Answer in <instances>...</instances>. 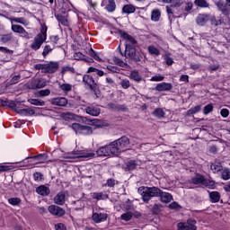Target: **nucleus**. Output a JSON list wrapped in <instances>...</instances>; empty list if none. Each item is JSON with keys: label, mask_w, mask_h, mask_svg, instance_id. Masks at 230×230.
I'll return each mask as SVG.
<instances>
[{"label": "nucleus", "mask_w": 230, "mask_h": 230, "mask_svg": "<svg viewBox=\"0 0 230 230\" xmlns=\"http://www.w3.org/2000/svg\"><path fill=\"white\" fill-rule=\"evenodd\" d=\"M124 57L127 60H129V62H136V64H137L143 62L145 52L138 50L134 45L126 44Z\"/></svg>", "instance_id": "f257e3e1"}, {"label": "nucleus", "mask_w": 230, "mask_h": 230, "mask_svg": "<svg viewBox=\"0 0 230 230\" xmlns=\"http://www.w3.org/2000/svg\"><path fill=\"white\" fill-rule=\"evenodd\" d=\"M137 191L145 204H148L150 200H152V199L159 197V195L161 194V189L155 186H141L138 188Z\"/></svg>", "instance_id": "f03ea898"}, {"label": "nucleus", "mask_w": 230, "mask_h": 230, "mask_svg": "<svg viewBox=\"0 0 230 230\" xmlns=\"http://www.w3.org/2000/svg\"><path fill=\"white\" fill-rule=\"evenodd\" d=\"M48 27H42L40 32L38 33L33 40V42L31 44V49L33 51H39V49L44 44L45 40L48 39Z\"/></svg>", "instance_id": "7ed1b4c3"}, {"label": "nucleus", "mask_w": 230, "mask_h": 230, "mask_svg": "<svg viewBox=\"0 0 230 230\" xmlns=\"http://www.w3.org/2000/svg\"><path fill=\"white\" fill-rule=\"evenodd\" d=\"M190 182L196 186H205V188H209V190H214L215 181L211 179H206L204 175L197 173L194 177L190 179Z\"/></svg>", "instance_id": "20e7f679"}, {"label": "nucleus", "mask_w": 230, "mask_h": 230, "mask_svg": "<svg viewBox=\"0 0 230 230\" xmlns=\"http://www.w3.org/2000/svg\"><path fill=\"white\" fill-rule=\"evenodd\" d=\"M71 128L75 134H82L83 136H91L93 134V128L90 126H84L80 123H73Z\"/></svg>", "instance_id": "39448f33"}, {"label": "nucleus", "mask_w": 230, "mask_h": 230, "mask_svg": "<svg viewBox=\"0 0 230 230\" xmlns=\"http://www.w3.org/2000/svg\"><path fill=\"white\" fill-rule=\"evenodd\" d=\"M46 85H48V80L44 78L31 79L27 84L28 89H32L33 91L36 89H43V87H46Z\"/></svg>", "instance_id": "423d86ee"}, {"label": "nucleus", "mask_w": 230, "mask_h": 230, "mask_svg": "<svg viewBox=\"0 0 230 230\" xmlns=\"http://www.w3.org/2000/svg\"><path fill=\"white\" fill-rule=\"evenodd\" d=\"M178 230H197V221L190 218L187 222H180L177 225Z\"/></svg>", "instance_id": "0eeeda50"}, {"label": "nucleus", "mask_w": 230, "mask_h": 230, "mask_svg": "<svg viewBox=\"0 0 230 230\" xmlns=\"http://www.w3.org/2000/svg\"><path fill=\"white\" fill-rule=\"evenodd\" d=\"M107 218H109V214L102 210H95L93 212L92 220L95 224H102V222H107Z\"/></svg>", "instance_id": "6e6552de"}, {"label": "nucleus", "mask_w": 230, "mask_h": 230, "mask_svg": "<svg viewBox=\"0 0 230 230\" xmlns=\"http://www.w3.org/2000/svg\"><path fill=\"white\" fill-rule=\"evenodd\" d=\"M83 82L84 85H88L89 89L91 91H96V87H98V84H96V81L94 80V77L91 75H84L83 76Z\"/></svg>", "instance_id": "1a4fd4ad"}, {"label": "nucleus", "mask_w": 230, "mask_h": 230, "mask_svg": "<svg viewBox=\"0 0 230 230\" xmlns=\"http://www.w3.org/2000/svg\"><path fill=\"white\" fill-rule=\"evenodd\" d=\"M120 152H125L130 146V139L128 137L123 136L120 138L115 140Z\"/></svg>", "instance_id": "9d476101"}, {"label": "nucleus", "mask_w": 230, "mask_h": 230, "mask_svg": "<svg viewBox=\"0 0 230 230\" xmlns=\"http://www.w3.org/2000/svg\"><path fill=\"white\" fill-rule=\"evenodd\" d=\"M49 212L54 217H64L66 215V210L57 205L49 206Z\"/></svg>", "instance_id": "9b49d317"}, {"label": "nucleus", "mask_w": 230, "mask_h": 230, "mask_svg": "<svg viewBox=\"0 0 230 230\" xmlns=\"http://www.w3.org/2000/svg\"><path fill=\"white\" fill-rule=\"evenodd\" d=\"M49 102L51 105H56L57 107H66L67 105V99L65 97L51 98Z\"/></svg>", "instance_id": "f8f14e48"}, {"label": "nucleus", "mask_w": 230, "mask_h": 230, "mask_svg": "<svg viewBox=\"0 0 230 230\" xmlns=\"http://www.w3.org/2000/svg\"><path fill=\"white\" fill-rule=\"evenodd\" d=\"M74 155L77 159H93L94 153L87 152L86 150L74 151Z\"/></svg>", "instance_id": "ddd939ff"}, {"label": "nucleus", "mask_w": 230, "mask_h": 230, "mask_svg": "<svg viewBox=\"0 0 230 230\" xmlns=\"http://www.w3.org/2000/svg\"><path fill=\"white\" fill-rule=\"evenodd\" d=\"M84 111L86 114L93 117H98V115L102 112V110L98 106L94 105L86 106Z\"/></svg>", "instance_id": "4468645a"}, {"label": "nucleus", "mask_w": 230, "mask_h": 230, "mask_svg": "<svg viewBox=\"0 0 230 230\" xmlns=\"http://www.w3.org/2000/svg\"><path fill=\"white\" fill-rule=\"evenodd\" d=\"M108 149L110 152V155H118L119 154H121V151L116 140L108 145Z\"/></svg>", "instance_id": "2eb2a0df"}, {"label": "nucleus", "mask_w": 230, "mask_h": 230, "mask_svg": "<svg viewBox=\"0 0 230 230\" xmlns=\"http://www.w3.org/2000/svg\"><path fill=\"white\" fill-rule=\"evenodd\" d=\"M171 89H173V84H172V83L163 82V83L157 84L155 86V91H158L159 93H163L164 91H170Z\"/></svg>", "instance_id": "dca6fc26"}, {"label": "nucleus", "mask_w": 230, "mask_h": 230, "mask_svg": "<svg viewBox=\"0 0 230 230\" xmlns=\"http://www.w3.org/2000/svg\"><path fill=\"white\" fill-rule=\"evenodd\" d=\"M58 62H49V64H46L45 73H49V75L57 73V71H58Z\"/></svg>", "instance_id": "f3484780"}, {"label": "nucleus", "mask_w": 230, "mask_h": 230, "mask_svg": "<svg viewBox=\"0 0 230 230\" xmlns=\"http://www.w3.org/2000/svg\"><path fill=\"white\" fill-rule=\"evenodd\" d=\"M131 206L126 207V211L120 216V220H124V222H130L132 218H134V212L130 210Z\"/></svg>", "instance_id": "a211bd4d"}, {"label": "nucleus", "mask_w": 230, "mask_h": 230, "mask_svg": "<svg viewBox=\"0 0 230 230\" xmlns=\"http://www.w3.org/2000/svg\"><path fill=\"white\" fill-rule=\"evenodd\" d=\"M158 197L160 199V201L164 204H169L171 200H173V196H172L169 192H164L161 190Z\"/></svg>", "instance_id": "6ab92c4d"}, {"label": "nucleus", "mask_w": 230, "mask_h": 230, "mask_svg": "<svg viewBox=\"0 0 230 230\" xmlns=\"http://www.w3.org/2000/svg\"><path fill=\"white\" fill-rule=\"evenodd\" d=\"M120 37H122V39H124V40H128V44H130L131 46H136V44H137V41L136 40V39H134V37H132L130 34L120 31H119Z\"/></svg>", "instance_id": "aec40b11"}, {"label": "nucleus", "mask_w": 230, "mask_h": 230, "mask_svg": "<svg viewBox=\"0 0 230 230\" xmlns=\"http://www.w3.org/2000/svg\"><path fill=\"white\" fill-rule=\"evenodd\" d=\"M54 202L58 204V206H64L66 204V192L58 193L54 198Z\"/></svg>", "instance_id": "412c9836"}, {"label": "nucleus", "mask_w": 230, "mask_h": 230, "mask_svg": "<svg viewBox=\"0 0 230 230\" xmlns=\"http://www.w3.org/2000/svg\"><path fill=\"white\" fill-rule=\"evenodd\" d=\"M9 21L12 23L17 22L18 24H22V26H30V22L24 17H13L9 18Z\"/></svg>", "instance_id": "4be33fe9"}, {"label": "nucleus", "mask_w": 230, "mask_h": 230, "mask_svg": "<svg viewBox=\"0 0 230 230\" xmlns=\"http://www.w3.org/2000/svg\"><path fill=\"white\" fill-rule=\"evenodd\" d=\"M216 5L217 6L218 10L222 12L225 15H227L229 13V10L227 9V4H226V1L219 0L216 3Z\"/></svg>", "instance_id": "5701e85b"}, {"label": "nucleus", "mask_w": 230, "mask_h": 230, "mask_svg": "<svg viewBox=\"0 0 230 230\" xmlns=\"http://www.w3.org/2000/svg\"><path fill=\"white\" fill-rule=\"evenodd\" d=\"M105 10L108 11L109 13L116 12V0H106Z\"/></svg>", "instance_id": "b1692460"}, {"label": "nucleus", "mask_w": 230, "mask_h": 230, "mask_svg": "<svg viewBox=\"0 0 230 230\" xmlns=\"http://www.w3.org/2000/svg\"><path fill=\"white\" fill-rule=\"evenodd\" d=\"M36 193L41 195L42 197H48V195L50 193V190L49 188L46 187L45 185H40L36 188Z\"/></svg>", "instance_id": "393cba45"}, {"label": "nucleus", "mask_w": 230, "mask_h": 230, "mask_svg": "<svg viewBox=\"0 0 230 230\" xmlns=\"http://www.w3.org/2000/svg\"><path fill=\"white\" fill-rule=\"evenodd\" d=\"M96 154L99 157H107L111 155V153L109 151V146H104L100 147L97 151Z\"/></svg>", "instance_id": "a878e982"}, {"label": "nucleus", "mask_w": 230, "mask_h": 230, "mask_svg": "<svg viewBox=\"0 0 230 230\" xmlns=\"http://www.w3.org/2000/svg\"><path fill=\"white\" fill-rule=\"evenodd\" d=\"M137 161L129 160L126 163L125 172H134L137 168Z\"/></svg>", "instance_id": "bb28decb"}, {"label": "nucleus", "mask_w": 230, "mask_h": 230, "mask_svg": "<svg viewBox=\"0 0 230 230\" xmlns=\"http://www.w3.org/2000/svg\"><path fill=\"white\" fill-rule=\"evenodd\" d=\"M223 168L224 167L222 166V163L218 161H215L210 165V169L213 172V173H218V172H222Z\"/></svg>", "instance_id": "cd10ccee"}, {"label": "nucleus", "mask_w": 230, "mask_h": 230, "mask_svg": "<svg viewBox=\"0 0 230 230\" xmlns=\"http://www.w3.org/2000/svg\"><path fill=\"white\" fill-rule=\"evenodd\" d=\"M136 12V6L132 5V4H125L122 7V13H127L129 15V13H134Z\"/></svg>", "instance_id": "c85d7f7f"}, {"label": "nucleus", "mask_w": 230, "mask_h": 230, "mask_svg": "<svg viewBox=\"0 0 230 230\" xmlns=\"http://www.w3.org/2000/svg\"><path fill=\"white\" fill-rule=\"evenodd\" d=\"M147 51L149 55H152L153 57H159V55H161V49H159L154 45L148 46Z\"/></svg>", "instance_id": "c756f323"}, {"label": "nucleus", "mask_w": 230, "mask_h": 230, "mask_svg": "<svg viewBox=\"0 0 230 230\" xmlns=\"http://www.w3.org/2000/svg\"><path fill=\"white\" fill-rule=\"evenodd\" d=\"M208 20L209 18L208 17V15L199 14L196 19V22L197 24H199V26H204V24H206V22H208Z\"/></svg>", "instance_id": "7c9ffc66"}, {"label": "nucleus", "mask_w": 230, "mask_h": 230, "mask_svg": "<svg viewBox=\"0 0 230 230\" xmlns=\"http://www.w3.org/2000/svg\"><path fill=\"white\" fill-rule=\"evenodd\" d=\"M210 202L213 204H217V202H220V192L212 191L209 193Z\"/></svg>", "instance_id": "2f4dec72"}, {"label": "nucleus", "mask_w": 230, "mask_h": 230, "mask_svg": "<svg viewBox=\"0 0 230 230\" xmlns=\"http://www.w3.org/2000/svg\"><path fill=\"white\" fill-rule=\"evenodd\" d=\"M129 78L131 80H134V82H141L143 80V77L139 75V72L137 70H133L129 74Z\"/></svg>", "instance_id": "473e14b6"}, {"label": "nucleus", "mask_w": 230, "mask_h": 230, "mask_svg": "<svg viewBox=\"0 0 230 230\" xmlns=\"http://www.w3.org/2000/svg\"><path fill=\"white\" fill-rule=\"evenodd\" d=\"M18 114L22 116H35V110L31 108L22 109L18 111Z\"/></svg>", "instance_id": "72a5a7b5"}, {"label": "nucleus", "mask_w": 230, "mask_h": 230, "mask_svg": "<svg viewBox=\"0 0 230 230\" xmlns=\"http://www.w3.org/2000/svg\"><path fill=\"white\" fill-rule=\"evenodd\" d=\"M92 197L95 199V200H107V199H109V195L103 192H93Z\"/></svg>", "instance_id": "f704fd0d"}, {"label": "nucleus", "mask_w": 230, "mask_h": 230, "mask_svg": "<svg viewBox=\"0 0 230 230\" xmlns=\"http://www.w3.org/2000/svg\"><path fill=\"white\" fill-rule=\"evenodd\" d=\"M194 4L199 8H209L210 6L209 2H208V0H195Z\"/></svg>", "instance_id": "c9c22d12"}, {"label": "nucleus", "mask_w": 230, "mask_h": 230, "mask_svg": "<svg viewBox=\"0 0 230 230\" xmlns=\"http://www.w3.org/2000/svg\"><path fill=\"white\" fill-rule=\"evenodd\" d=\"M31 105H36L37 107H44L46 105V102L40 99H28L27 101Z\"/></svg>", "instance_id": "e433bc0d"}, {"label": "nucleus", "mask_w": 230, "mask_h": 230, "mask_svg": "<svg viewBox=\"0 0 230 230\" xmlns=\"http://www.w3.org/2000/svg\"><path fill=\"white\" fill-rule=\"evenodd\" d=\"M59 89L63 91L65 94H67V93H71L73 91V85L70 84H59Z\"/></svg>", "instance_id": "4c0bfd02"}, {"label": "nucleus", "mask_w": 230, "mask_h": 230, "mask_svg": "<svg viewBox=\"0 0 230 230\" xmlns=\"http://www.w3.org/2000/svg\"><path fill=\"white\" fill-rule=\"evenodd\" d=\"M2 105H6L7 107H9V109H12L13 111H16L17 112L19 111H17V103H15V102L13 101H2L1 102Z\"/></svg>", "instance_id": "58836bf2"}, {"label": "nucleus", "mask_w": 230, "mask_h": 230, "mask_svg": "<svg viewBox=\"0 0 230 230\" xmlns=\"http://www.w3.org/2000/svg\"><path fill=\"white\" fill-rule=\"evenodd\" d=\"M73 204L75 206V209H76V211H80V209H84V208H85V201H84V199L73 201Z\"/></svg>", "instance_id": "ea45409f"}, {"label": "nucleus", "mask_w": 230, "mask_h": 230, "mask_svg": "<svg viewBox=\"0 0 230 230\" xmlns=\"http://www.w3.org/2000/svg\"><path fill=\"white\" fill-rule=\"evenodd\" d=\"M12 39H13V34H12V33L4 34V35H1L0 41L3 44H6L7 42H10V40H12Z\"/></svg>", "instance_id": "a19ab883"}, {"label": "nucleus", "mask_w": 230, "mask_h": 230, "mask_svg": "<svg viewBox=\"0 0 230 230\" xmlns=\"http://www.w3.org/2000/svg\"><path fill=\"white\" fill-rule=\"evenodd\" d=\"M159 19H161V11H159L157 9L153 10V12L151 13V21L157 22V21H159Z\"/></svg>", "instance_id": "79ce46f5"}, {"label": "nucleus", "mask_w": 230, "mask_h": 230, "mask_svg": "<svg viewBox=\"0 0 230 230\" xmlns=\"http://www.w3.org/2000/svg\"><path fill=\"white\" fill-rule=\"evenodd\" d=\"M153 114H154V116H155V118H158L159 119H161V118H164V116H166V113L161 108H156L153 111Z\"/></svg>", "instance_id": "37998d69"}, {"label": "nucleus", "mask_w": 230, "mask_h": 230, "mask_svg": "<svg viewBox=\"0 0 230 230\" xmlns=\"http://www.w3.org/2000/svg\"><path fill=\"white\" fill-rule=\"evenodd\" d=\"M163 2L172 4L174 8H179L182 5V0H163Z\"/></svg>", "instance_id": "c03bdc74"}, {"label": "nucleus", "mask_w": 230, "mask_h": 230, "mask_svg": "<svg viewBox=\"0 0 230 230\" xmlns=\"http://www.w3.org/2000/svg\"><path fill=\"white\" fill-rule=\"evenodd\" d=\"M57 20L58 21V22H60V24H62L63 26H69V22L67 21V19L63 16L62 14H58L57 15Z\"/></svg>", "instance_id": "a18cd8bd"}, {"label": "nucleus", "mask_w": 230, "mask_h": 230, "mask_svg": "<svg viewBox=\"0 0 230 230\" xmlns=\"http://www.w3.org/2000/svg\"><path fill=\"white\" fill-rule=\"evenodd\" d=\"M21 82V75H13L10 81L7 83V85H15Z\"/></svg>", "instance_id": "49530a36"}, {"label": "nucleus", "mask_w": 230, "mask_h": 230, "mask_svg": "<svg viewBox=\"0 0 230 230\" xmlns=\"http://www.w3.org/2000/svg\"><path fill=\"white\" fill-rule=\"evenodd\" d=\"M24 29V27H22V25L19 24H12L11 26V30L12 31H13V33H22V30Z\"/></svg>", "instance_id": "de8ad7c7"}, {"label": "nucleus", "mask_w": 230, "mask_h": 230, "mask_svg": "<svg viewBox=\"0 0 230 230\" xmlns=\"http://www.w3.org/2000/svg\"><path fill=\"white\" fill-rule=\"evenodd\" d=\"M88 53L90 57H92V58H94V60H97V62H102V58H100V56H98V52L94 51V49H90Z\"/></svg>", "instance_id": "09e8293b"}, {"label": "nucleus", "mask_w": 230, "mask_h": 230, "mask_svg": "<svg viewBox=\"0 0 230 230\" xmlns=\"http://www.w3.org/2000/svg\"><path fill=\"white\" fill-rule=\"evenodd\" d=\"M22 200L21 198H10L8 199V203L11 204V206H19Z\"/></svg>", "instance_id": "8fccbe9b"}, {"label": "nucleus", "mask_w": 230, "mask_h": 230, "mask_svg": "<svg viewBox=\"0 0 230 230\" xmlns=\"http://www.w3.org/2000/svg\"><path fill=\"white\" fill-rule=\"evenodd\" d=\"M161 209H163V205L161 204H155L152 208L153 215H159L161 213Z\"/></svg>", "instance_id": "3c124183"}, {"label": "nucleus", "mask_w": 230, "mask_h": 230, "mask_svg": "<svg viewBox=\"0 0 230 230\" xmlns=\"http://www.w3.org/2000/svg\"><path fill=\"white\" fill-rule=\"evenodd\" d=\"M118 181H116L113 178H110L107 180L106 183L104 184V186H107L108 188H114V186H116V184H118Z\"/></svg>", "instance_id": "603ef678"}, {"label": "nucleus", "mask_w": 230, "mask_h": 230, "mask_svg": "<svg viewBox=\"0 0 230 230\" xmlns=\"http://www.w3.org/2000/svg\"><path fill=\"white\" fill-rule=\"evenodd\" d=\"M221 178L223 181H229L230 179V170L229 169H224L221 172Z\"/></svg>", "instance_id": "864d4df0"}, {"label": "nucleus", "mask_w": 230, "mask_h": 230, "mask_svg": "<svg viewBox=\"0 0 230 230\" xmlns=\"http://www.w3.org/2000/svg\"><path fill=\"white\" fill-rule=\"evenodd\" d=\"M87 125H93L94 127H101L102 124L98 119H86Z\"/></svg>", "instance_id": "5fc2aeb1"}, {"label": "nucleus", "mask_w": 230, "mask_h": 230, "mask_svg": "<svg viewBox=\"0 0 230 230\" xmlns=\"http://www.w3.org/2000/svg\"><path fill=\"white\" fill-rule=\"evenodd\" d=\"M25 159H37L39 161V163H43L44 161H46V155L40 154L38 155H35L32 157H27Z\"/></svg>", "instance_id": "6e6d98bb"}, {"label": "nucleus", "mask_w": 230, "mask_h": 230, "mask_svg": "<svg viewBox=\"0 0 230 230\" xmlns=\"http://www.w3.org/2000/svg\"><path fill=\"white\" fill-rule=\"evenodd\" d=\"M51 51H53V48H51L49 45H46L42 51V57H44V58H46V57H48V55H49V53H51Z\"/></svg>", "instance_id": "4d7b16f0"}, {"label": "nucleus", "mask_w": 230, "mask_h": 230, "mask_svg": "<svg viewBox=\"0 0 230 230\" xmlns=\"http://www.w3.org/2000/svg\"><path fill=\"white\" fill-rule=\"evenodd\" d=\"M213 104H208L203 108V114H205V116H208V114H209L210 112H213Z\"/></svg>", "instance_id": "13d9d810"}, {"label": "nucleus", "mask_w": 230, "mask_h": 230, "mask_svg": "<svg viewBox=\"0 0 230 230\" xmlns=\"http://www.w3.org/2000/svg\"><path fill=\"white\" fill-rule=\"evenodd\" d=\"M33 180L36 182H40V181H44V175L41 172H36L33 173Z\"/></svg>", "instance_id": "bf43d9fd"}, {"label": "nucleus", "mask_w": 230, "mask_h": 230, "mask_svg": "<svg viewBox=\"0 0 230 230\" xmlns=\"http://www.w3.org/2000/svg\"><path fill=\"white\" fill-rule=\"evenodd\" d=\"M10 170H13V165H6L4 164H0V172H10Z\"/></svg>", "instance_id": "052dcab7"}, {"label": "nucleus", "mask_w": 230, "mask_h": 230, "mask_svg": "<svg viewBox=\"0 0 230 230\" xmlns=\"http://www.w3.org/2000/svg\"><path fill=\"white\" fill-rule=\"evenodd\" d=\"M66 73H75V67L69 66H64L61 70V74L66 75Z\"/></svg>", "instance_id": "680f3d73"}, {"label": "nucleus", "mask_w": 230, "mask_h": 230, "mask_svg": "<svg viewBox=\"0 0 230 230\" xmlns=\"http://www.w3.org/2000/svg\"><path fill=\"white\" fill-rule=\"evenodd\" d=\"M120 85L122 89H128V87H130V81L128 79H122L120 81Z\"/></svg>", "instance_id": "e2e57ef3"}, {"label": "nucleus", "mask_w": 230, "mask_h": 230, "mask_svg": "<svg viewBox=\"0 0 230 230\" xmlns=\"http://www.w3.org/2000/svg\"><path fill=\"white\" fill-rule=\"evenodd\" d=\"M39 94L40 98H44L45 96H49V94H51V90L49 89L40 90L39 92Z\"/></svg>", "instance_id": "0e129e2a"}, {"label": "nucleus", "mask_w": 230, "mask_h": 230, "mask_svg": "<svg viewBox=\"0 0 230 230\" xmlns=\"http://www.w3.org/2000/svg\"><path fill=\"white\" fill-rule=\"evenodd\" d=\"M114 62L117 66H119V67H126L127 63L121 60V58H114Z\"/></svg>", "instance_id": "69168bd1"}, {"label": "nucleus", "mask_w": 230, "mask_h": 230, "mask_svg": "<svg viewBox=\"0 0 230 230\" xmlns=\"http://www.w3.org/2000/svg\"><path fill=\"white\" fill-rule=\"evenodd\" d=\"M164 80V76L161 75H156L151 77V82H163Z\"/></svg>", "instance_id": "338daca9"}, {"label": "nucleus", "mask_w": 230, "mask_h": 230, "mask_svg": "<svg viewBox=\"0 0 230 230\" xmlns=\"http://www.w3.org/2000/svg\"><path fill=\"white\" fill-rule=\"evenodd\" d=\"M55 229L56 230H67V227L63 223H58V224L55 225Z\"/></svg>", "instance_id": "774afa93"}]
</instances>
